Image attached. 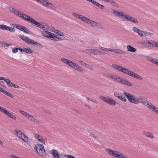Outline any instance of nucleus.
I'll use <instances>...</instances> for the list:
<instances>
[{
	"instance_id": "nucleus-1",
	"label": "nucleus",
	"mask_w": 158,
	"mask_h": 158,
	"mask_svg": "<svg viewBox=\"0 0 158 158\" xmlns=\"http://www.w3.org/2000/svg\"><path fill=\"white\" fill-rule=\"evenodd\" d=\"M123 94L126 97L128 100L131 102L135 104L141 103L144 104L150 110L158 114V108L151 103L142 98H136L134 94H130L125 91L123 92Z\"/></svg>"
},
{
	"instance_id": "nucleus-2",
	"label": "nucleus",
	"mask_w": 158,
	"mask_h": 158,
	"mask_svg": "<svg viewBox=\"0 0 158 158\" xmlns=\"http://www.w3.org/2000/svg\"><path fill=\"white\" fill-rule=\"evenodd\" d=\"M60 60L63 63L73 68L75 70L81 73H85V71L84 69L72 61L63 58H61Z\"/></svg>"
},
{
	"instance_id": "nucleus-3",
	"label": "nucleus",
	"mask_w": 158,
	"mask_h": 158,
	"mask_svg": "<svg viewBox=\"0 0 158 158\" xmlns=\"http://www.w3.org/2000/svg\"><path fill=\"white\" fill-rule=\"evenodd\" d=\"M106 151L109 155L117 158H128L126 156L118 151L109 148H106Z\"/></svg>"
},
{
	"instance_id": "nucleus-4",
	"label": "nucleus",
	"mask_w": 158,
	"mask_h": 158,
	"mask_svg": "<svg viewBox=\"0 0 158 158\" xmlns=\"http://www.w3.org/2000/svg\"><path fill=\"white\" fill-rule=\"evenodd\" d=\"M34 149L39 155L42 157H44L48 154L44 148V145L42 144L38 143L35 145Z\"/></svg>"
},
{
	"instance_id": "nucleus-5",
	"label": "nucleus",
	"mask_w": 158,
	"mask_h": 158,
	"mask_svg": "<svg viewBox=\"0 0 158 158\" xmlns=\"http://www.w3.org/2000/svg\"><path fill=\"white\" fill-rule=\"evenodd\" d=\"M38 2L41 3L43 6L51 9L53 10L55 9V7L52 3L50 2L48 0H40Z\"/></svg>"
},
{
	"instance_id": "nucleus-6",
	"label": "nucleus",
	"mask_w": 158,
	"mask_h": 158,
	"mask_svg": "<svg viewBox=\"0 0 158 158\" xmlns=\"http://www.w3.org/2000/svg\"><path fill=\"white\" fill-rule=\"evenodd\" d=\"M100 98L104 102L109 105L112 106H115L116 104V102L112 98L108 97H104L101 96Z\"/></svg>"
},
{
	"instance_id": "nucleus-7",
	"label": "nucleus",
	"mask_w": 158,
	"mask_h": 158,
	"mask_svg": "<svg viewBox=\"0 0 158 158\" xmlns=\"http://www.w3.org/2000/svg\"><path fill=\"white\" fill-rule=\"evenodd\" d=\"M0 111L4 114L7 115L9 117L15 120L16 119V117L15 115L12 114L11 113L9 112L6 109L4 108L1 106H0Z\"/></svg>"
},
{
	"instance_id": "nucleus-8",
	"label": "nucleus",
	"mask_w": 158,
	"mask_h": 158,
	"mask_svg": "<svg viewBox=\"0 0 158 158\" xmlns=\"http://www.w3.org/2000/svg\"><path fill=\"white\" fill-rule=\"evenodd\" d=\"M20 18L30 23L32 19V18H31L29 16L21 12Z\"/></svg>"
},
{
	"instance_id": "nucleus-9",
	"label": "nucleus",
	"mask_w": 158,
	"mask_h": 158,
	"mask_svg": "<svg viewBox=\"0 0 158 158\" xmlns=\"http://www.w3.org/2000/svg\"><path fill=\"white\" fill-rule=\"evenodd\" d=\"M52 33L46 31H43L42 32V34L44 36L50 39H51Z\"/></svg>"
},
{
	"instance_id": "nucleus-10",
	"label": "nucleus",
	"mask_w": 158,
	"mask_h": 158,
	"mask_svg": "<svg viewBox=\"0 0 158 158\" xmlns=\"http://www.w3.org/2000/svg\"><path fill=\"white\" fill-rule=\"evenodd\" d=\"M89 2H91L93 5L97 6L100 9H103L105 8V6H104L100 4L94 0H89Z\"/></svg>"
},
{
	"instance_id": "nucleus-11",
	"label": "nucleus",
	"mask_w": 158,
	"mask_h": 158,
	"mask_svg": "<svg viewBox=\"0 0 158 158\" xmlns=\"http://www.w3.org/2000/svg\"><path fill=\"white\" fill-rule=\"evenodd\" d=\"M20 139L26 143L28 141V137L20 131Z\"/></svg>"
},
{
	"instance_id": "nucleus-12",
	"label": "nucleus",
	"mask_w": 158,
	"mask_h": 158,
	"mask_svg": "<svg viewBox=\"0 0 158 158\" xmlns=\"http://www.w3.org/2000/svg\"><path fill=\"white\" fill-rule=\"evenodd\" d=\"M20 52H26L28 54H31L33 53V51L29 48H20Z\"/></svg>"
},
{
	"instance_id": "nucleus-13",
	"label": "nucleus",
	"mask_w": 158,
	"mask_h": 158,
	"mask_svg": "<svg viewBox=\"0 0 158 158\" xmlns=\"http://www.w3.org/2000/svg\"><path fill=\"white\" fill-rule=\"evenodd\" d=\"M130 76L135 78L138 79L140 80H142L143 79V78L139 75L132 71L131 72Z\"/></svg>"
},
{
	"instance_id": "nucleus-14",
	"label": "nucleus",
	"mask_w": 158,
	"mask_h": 158,
	"mask_svg": "<svg viewBox=\"0 0 158 158\" xmlns=\"http://www.w3.org/2000/svg\"><path fill=\"white\" fill-rule=\"evenodd\" d=\"M20 38H21L26 43H27L28 44H30V43H31V40L30 39L27 37L20 36Z\"/></svg>"
},
{
	"instance_id": "nucleus-15",
	"label": "nucleus",
	"mask_w": 158,
	"mask_h": 158,
	"mask_svg": "<svg viewBox=\"0 0 158 158\" xmlns=\"http://www.w3.org/2000/svg\"><path fill=\"white\" fill-rule=\"evenodd\" d=\"M123 80L121 81V83L131 87H132L133 86V84L131 83L129 81L126 79L123 78V79H122V80Z\"/></svg>"
},
{
	"instance_id": "nucleus-16",
	"label": "nucleus",
	"mask_w": 158,
	"mask_h": 158,
	"mask_svg": "<svg viewBox=\"0 0 158 158\" xmlns=\"http://www.w3.org/2000/svg\"><path fill=\"white\" fill-rule=\"evenodd\" d=\"M20 31L28 34H30L31 32L30 31L28 28L22 26H20Z\"/></svg>"
},
{
	"instance_id": "nucleus-17",
	"label": "nucleus",
	"mask_w": 158,
	"mask_h": 158,
	"mask_svg": "<svg viewBox=\"0 0 158 158\" xmlns=\"http://www.w3.org/2000/svg\"><path fill=\"white\" fill-rule=\"evenodd\" d=\"M112 66L114 68L117 69L118 71H121L122 72L123 71L124 68H123L122 66H119L118 65H117L116 64H112Z\"/></svg>"
},
{
	"instance_id": "nucleus-18",
	"label": "nucleus",
	"mask_w": 158,
	"mask_h": 158,
	"mask_svg": "<svg viewBox=\"0 0 158 158\" xmlns=\"http://www.w3.org/2000/svg\"><path fill=\"white\" fill-rule=\"evenodd\" d=\"M35 137L42 143L45 144V142L42 137L38 134L35 135Z\"/></svg>"
},
{
	"instance_id": "nucleus-19",
	"label": "nucleus",
	"mask_w": 158,
	"mask_h": 158,
	"mask_svg": "<svg viewBox=\"0 0 158 158\" xmlns=\"http://www.w3.org/2000/svg\"><path fill=\"white\" fill-rule=\"evenodd\" d=\"M10 10L12 13L15 14V15L19 16L20 12L18 10H15L14 9L11 7L9 8Z\"/></svg>"
},
{
	"instance_id": "nucleus-20",
	"label": "nucleus",
	"mask_w": 158,
	"mask_h": 158,
	"mask_svg": "<svg viewBox=\"0 0 158 158\" xmlns=\"http://www.w3.org/2000/svg\"><path fill=\"white\" fill-rule=\"evenodd\" d=\"M121 15L123 17L126 18L130 21L132 22L133 17L130 16L129 15H124L123 13H121Z\"/></svg>"
},
{
	"instance_id": "nucleus-21",
	"label": "nucleus",
	"mask_w": 158,
	"mask_h": 158,
	"mask_svg": "<svg viewBox=\"0 0 158 158\" xmlns=\"http://www.w3.org/2000/svg\"><path fill=\"white\" fill-rule=\"evenodd\" d=\"M156 43L157 42H156L153 40H150L148 42V44L152 45V46L148 45V46L152 47H156Z\"/></svg>"
},
{
	"instance_id": "nucleus-22",
	"label": "nucleus",
	"mask_w": 158,
	"mask_h": 158,
	"mask_svg": "<svg viewBox=\"0 0 158 158\" xmlns=\"http://www.w3.org/2000/svg\"><path fill=\"white\" fill-rule=\"evenodd\" d=\"M28 120H29L31 121H33L35 122H36L37 123H39L40 121L39 120L35 119L34 117L29 114V117L27 118Z\"/></svg>"
},
{
	"instance_id": "nucleus-23",
	"label": "nucleus",
	"mask_w": 158,
	"mask_h": 158,
	"mask_svg": "<svg viewBox=\"0 0 158 158\" xmlns=\"http://www.w3.org/2000/svg\"><path fill=\"white\" fill-rule=\"evenodd\" d=\"M143 134L147 137H149L151 138H154V137L152 133L149 132H144L143 133Z\"/></svg>"
},
{
	"instance_id": "nucleus-24",
	"label": "nucleus",
	"mask_w": 158,
	"mask_h": 158,
	"mask_svg": "<svg viewBox=\"0 0 158 158\" xmlns=\"http://www.w3.org/2000/svg\"><path fill=\"white\" fill-rule=\"evenodd\" d=\"M127 50L129 52H135L136 49V48H134L133 47H132L130 45H128L127 46Z\"/></svg>"
},
{
	"instance_id": "nucleus-25",
	"label": "nucleus",
	"mask_w": 158,
	"mask_h": 158,
	"mask_svg": "<svg viewBox=\"0 0 158 158\" xmlns=\"http://www.w3.org/2000/svg\"><path fill=\"white\" fill-rule=\"evenodd\" d=\"M30 44H33L34 45H36L37 47H39L40 48H42L43 47L42 45L40 44L39 43L33 40H31V43Z\"/></svg>"
},
{
	"instance_id": "nucleus-26",
	"label": "nucleus",
	"mask_w": 158,
	"mask_h": 158,
	"mask_svg": "<svg viewBox=\"0 0 158 158\" xmlns=\"http://www.w3.org/2000/svg\"><path fill=\"white\" fill-rule=\"evenodd\" d=\"M56 34L52 33L50 39L55 41H58V37L56 36Z\"/></svg>"
},
{
	"instance_id": "nucleus-27",
	"label": "nucleus",
	"mask_w": 158,
	"mask_h": 158,
	"mask_svg": "<svg viewBox=\"0 0 158 158\" xmlns=\"http://www.w3.org/2000/svg\"><path fill=\"white\" fill-rule=\"evenodd\" d=\"M102 53L103 52L99 51L98 50L93 49V55H99Z\"/></svg>"
},
{
	"instance_id": "nucleus-28",
	"label": "nucleus",
	"mask_w": 158,
	"mask_h": 158,
	"mask_svg": "<svg viewBox=\"0 0 158 158\" xmlns=\"http://www.w3.org/2000/svg\"><path fill=\"white\" fill-rule=\"evenodd\" d=\"M118 98L124 102H126L127 101L126 98L122 94H121V95H120V96L118 97Z\"/></svg>"
},
{
	"instance_id": "nucleus-29",
	"label": "nucleus",
	"mask_w": 158,
	"mask_h": 158,
	"mask_svg": "<svg viewBox=\"0 0 158 158\" xmlns=\"http://www.w3.org/2000/svg\"><path fill=\"white\" fill-rule=\"evenodd\" d=\"M30 23L35 25L36 27H37L39 26V25H40V23L39 22L35 21L33 18L31 19V20Z\"/></svg>"
},
{
	"instance_id": "nucleus-30",
	"label": "nucleus",
	"mask_w": 158,
	"mask_h": 158,
	"mask_svg": "<svg viewBox=\"0 0 158 158\" xmlns=\"http://www.w3.org/2000/svg\"><path fill=\"white\" fill-rule=\"evenodd\" d=\"M113 52L118 54H122L125 53V52L123 50L119 49L114 50Z\"/></svg>"
},
{
	"instance_id": "nucleus-31",
	"label": "nucleus",
	"mask_w": 158,
	"mask_h": 158,
	"mask_svg": "<svg viewBox=\"0 0 158 158\" xmlns=\"http://www.w3.org/2000/svg\"><path fill=\"white\" fill-rule=\"evenodd\" d=\"M20 113L22 114L24 116H25L26 118H27L29 115V114L27 113L20 110Z\"/></svg>"
},
{
	"instance_id": "nucleus-32",
	"label": "nucleus",
	"mask_w": 158,
	"mask_h": 158,
	"mask_svg": "<svg viewBox=\"0 0 158 158\" xmlns=\"http://www.w3.org/2000/svg\"><path fill=\"white\" fill-rule=\"evenodd\" d=\"M113 10V13L114 14V15L118 17H120V16H121V13H122L121 12L120 13L118 11H115L114 10Z\"/></svg>"
},
{
	"instance_id": "nucleus-33",
	"label": "nucleus",
	"mask_w": 158,
	"mask_h": 158,
	"mask_svg": "<svg viewBox=\"0 0 158 158\" xmlns=\"http://www.w3.org/2000/svg\"><path fill=\"white\" fill-rule=\"evenodd\" d=\"M148 60L149 61H150L154 64H156V62H157V60H156V59L155 58H149L148 59Z\"/></svg>"
},
{
	"instance_id": "nucleus-34",
	"label": "nucleus",
	"mask_w": 158,
	"mask_h": 158,
	"mask_svg": "<svg viewBox=\"0 0 158 158\" xmlns=\"http://www.w3.org/2000/svg\"><path fill=\"white\" fill-rule=\"evenodd\" d=\"M85 52L89 54L93 55V49H87L85 51Z\"/></svg>"
},
{
	"instance_id": "nucleus-35",
	"label": "nucleus",
	"mask_w": 158,
	"mask_h": 158,
	"mask_svg": "<svg viewBox=\"0 0 158 158\" xmlns=\"http://www.w3.org/2000/svg\"><path fill=\"white\" fill-rule=\"evenodd\" d=\"M143 37L144 36H146L148 35H149V36H152L153 35V34L152 33L150 32H148V31H143Z\"/></svg>"
},
{
	"instance_id": "nucleus-36",
	"label": "nucleus",
	"mask_w": 158,
	"mask_h": 158,
	"mask_svg": "<svg viewBox=\"0 0 158 158\" xmlns=\"http://www.w3.org/2000/svg\"><path fill=\"white\" fill-rule=\"evenodd\" d=\"M72 15L74 16L75 17L77 18L80 19V18H81V17H82V15H80L76 13H72Z\"/></svg>"
},
{
	"instance_id": "nucleus-37",
	"label": "nucleus",
	"mask_w": 158,
	"mask_h": 158,
	"mask_svg": "<svg viewBox=\"0 0 158 158\" xmlns=\"http://www.w3.org/2000/svg\"><path fill=\"white\" fill-rule=\"evenodd\" d=\"M0 44H2L3 46L6 47H8L12 45L10 44L6 43L5 42H2L0 41Z\"/></svg>"
},
{
	"instance_id": "nucleus-38",
	"label": "nucleus",
	"mask_w": 158,
	"mask_h": 158,
	"mask_svg": "<svg viewBox=\"0 0 158 158\" xmlns=\"http://www.w3.org/2000/svg\"><path fill=\"white\" fill-rule=\"evenodd\" d=\"M4 94H5V95H6L7 96H9L11 98H14L13 95L12 94H10V93L8 92L7 91H4Z\"/></svg>"
},
{
	"instance_id": "nucleus-39",
	"label": "nucleus",
	"mask_w": 158,
	"mask_h": 158,
	"mask_svg": "<svg viewBox=\"0 0 158 158\" xmlns=\"http://www.w3.org/2000/svg\"><path fill=\"white\" fill-rule=\"evenodd\" d=\"M7 28V26L4 25V24H1L0 25V29L3 30H6V29Z\"/></svg>"
},
{
	"instance_id": "nucleus-40",
	"label": "nucleus",
	"mask_w": 158,
	"mask_h": 158,
	"mask_svg": "<svg viewBox=\"0 0 158 158\" xmlns=\"http://www.w3.org/2000/svg\"><path fill=\"white\" fill-rule=\"evenodd\" d=\"M55 32L58 35L60 36H64L63 33L59 30H56V31H55Z\"/></svg>"
},
{
	"instance_id": "nucleus-41",
	"label": "nucleus",
	"mask_w": 158,
	"mask_h": 158,
	"mask_svg": "<svg viewBox=\"0 0 158 158\" xmlns=\"http://www.w3.org/2000/svg\"><path fill=\"white\" fill-rule=\"evenodd\" d=\"M18 50H20V48H14L12 49V51L13 52L15 53L17 52Z\"/></svg>"
},
{
	"instance_id": "nucleus-42",
	"label": "nucleus",
	"mask_w": 158,
	"mask_h": 158,
	"mask_svg": "<svg viewBox=\"0 0 158 158\" xmlns=\"http://www.w3.org/2000/svg\"><path fill=\"white\" fill-rule=\"evenodd\" d=\"M88 101L90 100L92 102H93L96 103L97 104L98 103V102L95 100L94 99H91L89 97H86Z\"/></svg>"
},
{
	"instance_id": "nucleus-43",
	"label": "nucleus",
	"mask_w": 158,
	"mask_h": 158,
	"mask_svg": "<svg viewBox=\"0 0 158 158\" xmlns=\"http://www.w3.org/2000/svg\"><path fill=\"white\" fill-rule=\"evenodd\" d=\"M6 30L9 31L11 32H14L15 30L13 27L7 26V28L6 29Z\"/></svg>"
},
{
	"instance_id": "nucleus-44",
	"label": "nucleus",
	"mask_w": 158,
	"mask_h": 158,
	"mask_svg": "<svg viewBox=\"0 0 158 158\" xmlns=\"http://www.w3.org/2000/svg\"><path fill=\"white\" fill-rule=\"evenodd\" d=\"M97 23V22L91 20V22H90L89 24H90L92 27H94L96 26Z\"/></svg>"
},
{
	"instance_id": "nucleus-45",
	"label": "nucleus",
	"mask_w": 158,
	"mask_h": 158,
	"mask_svg": "<svg viewBox=\"0 0 158 158\" xmlns=\"http://www.w3.org/2000/svg\"><path fill=\"white\" fill-rule=\"evenodd\" d=\"M117 75H114L113 76H111L110 77L112 79L116 81H117Z\"/></svg>"
},
{
	"instance_id": "nucleus-46",
	"label": "nucleus",
	"mask_w": 158,
	"mask_h": 158,
	"mask_svg": "<svg viewBox=\"0 0 158 158\" xmlns=\"http://www.w3.org/2000/svg\"><path fill=\"white\" fill-rule=\"evenodd\" d=\"M96 27H98V28L101 29H103V27L102 26V25L99 23H97V25H96Z\"/></svg>"
},
{
	"instance_id": "nucleus-47",
	"label": "nucleus",
	"mask_w": 158,
	"mask_h": 158,
	"mask_svg": "<svg viewBox=\"0 0 158 158\" xmlns=\"http://www.w3.org/2000/svg\"><path fill=\"white\" fill-rule=\"evenodd\" d=\"M133 30L135 32L137 33L139 31L141 32V30L138 29L137 27H134L133 28Z\"/></svg>"
},
{
	"instance_id": "nucleus-48",
	"label": "nucleus",
	"mask_w": 158,
	"mask_h": 158,
	"mask_svg": "<svg viewBox=\"0 0 158 158\" xmlns=\"http://www.w3.org/2000/svg\"><path fill=\"white\" fill-rule=\"evenodd\" d=\"M129 70L128 69L124 68L122 72L127 74Z\"/></svg>"
},
{
	"instance_id": "nucleus-49",
	"label": "nucleus",
	"mask_w": 158,
	"mask_h": 158,
	"mask_svg": "<svg viewBox=\"0 0 158 158\" xmlns=\"http://www.w3.org/2000/svg\"><path fill=\"white\" fill-rule=\"evenodd\" d=\"M117 81H116L118 82H119L121 83V81H122L123 80H122V79H123V78H122L118 76H117Z\"/></svg>"
},
{
	"instance_id": "nucleus-50",
	"label": "nucleus",
	"mask_w": 158,
	"mask_h": 158,
	"mask_svg": "<svg viewBox=\"0 0 158 158\" xmlns=\"http://www.w3.org/2000/svg\"><path fill=\"white\" fill-rule=\"evenodd\" d=\"M113 6L116 7H118V4L116 2H114V1H113L112 3L111 4Z\"/></svg>"
},
{
	"instance_id": "nucleus-51",
	"label": "nucleus",
	"mask_w": 158,
	"mask_h": 158,
	"mask_svg": "<svg viewBox=\"0 0 158 158\" xmlns=\"http://www.w3.org/2000/svg\"><path fill=\"white\" fill-rule=\"evenodd\" d=\"M121 94L120 93L114 92V95L115 97L118 98V97L121 95Z\"/></svg>"
},
{
	"instance_id": "nucleus-52",
	"label": "nucleus",
	"mask_w": 158,
	"mask_h": 158,
	"mask_svg": "<svg viewBox=\"0 0 158 158\" xmlns=\"http://www.w3.org/2000/svg\"><path fill=\"white\" fill-rule=\"evenodd\" d=\"M42 110L48 114H51V112L48 110H45L44 109H42Z\"/></svg>"
},
{
	"instance_id": "nucleus-53",
	"label": "nucleus",
	"mask_w": 158,
	"mask_h": 158,
	"mask_svg": "<svg viewBox=\"0 0 158 158\" xmlns=\"http://www.w3.org/2000/svg\"><path fill=\"white\" fill-rule=\"evenodd\" d=\"M15 133L16 134V135L18 138H20V131H18L17 130H15Z\"/></svg>"
},
{
	"instance_id": "nucleus-54",
	"label": "nucleus",
	"mask_w": 158,
	"mask_h": 158,
	"mask_svg": "<svg viewBox=\"0 0 158 158\" xmlns=\"http://www.w3.org/2000/svg\"><path fill=\"white\" fill-rule=\"evenodd\" d=\"M141 32L139 31L137 32V33L138 35L141 37H143V32L144 31H143L141 30Z\"/></svg>"
},
{
	"instance_id": "nucleus-55",
	"label": "nucleus",
	"mask_w": 158,
	"mask_h": 158,
	"mask_svg": "<svg viewBox=\"0 0 158 158\" xmlns=\"http://www.w3.org/2000/svg\"><path fill=\"white\" fill-rule=\"evenodd\" d=\"M132 22L135 23H138V22L136 19L134 17H133L132 20Z\"/></svg>"
},
{
	"instance_id": "nucleus-56",
	"label": "nucleus",
	"mask_w": 158,
	"mask_h": 158,
	"mask_svg": "<svg viewBox=\"0 0 158 158\" xmlns=\"http://www.w3.org/2000/svg\"><path fill=\"white\" fill-rule=\"evenodd\" d=\"M85 20V22L88 24H90V22H91V20L88 19V18H87Z\"/></svg>"
},
{
	"instance_id": "nucleus-57",
	"label": "nucleus",
	"mask_w": 158,
	"mask_h": 158,
	"mask_svg": "<svg viewBox=\"0 0 158 158\" xmlns=\"http://www.w3.org/2000/svg\"><path fill=\"white\" fill-rule=\"evenodd\" d=\"M13 84L10 81L8 82V84H7V85L9 86L12 87V85H13Z\"/></svg>"
},
{
	"instance_id": "nucleus-58",
	"label": "nucleus",
	"mask_w": 158,
	"mask_h": 158,
	"mask_svg": "<svg viewBox=\"0 0 158 158\" xmlns=\"http://www.w3.org/2000/svg\"><path fill=\"white\" fill-rule=\"evenodd\" d=\"M79 62L80 63H81V64L83 65V66H86V63L84 62H83L82 61V60H80L79 61Z\"/></svg>"
},
{
	"instance_id": "nucleus-59",
	"label": "nucleus",
	"mask_w": 158,
	"mask_h": 158,
	"mask_svg": "<svg viewBox=\"0 0 158 158\" xmlns=\"http://www.w3.org/2000/svg\"><path fill=\"white\" fill-rule=\"evenodd\" d=\"M81 18H80V19L81 20L83 21L84 22L85 21V20L87 18L85 17V16H83L82 15Z\"/></svg>"
},
{
	"instance_id": "nucleus-60",
	"label": "nucleus",
	"mask_w": 158,
	"mask_h": 158,
	"mask_svg": "<svg viewBox=\"0 0 158 158\" xmlns=\"http://www.w3.org/2000/svg\"><path fill=\"white\" fill-rule=\"evenodd\" d=\"M141 44L143 46L147 45L148 46V42H142L141 43Z\"/></svg>"
},
{
	"instance_id": "nucleus-61",
	"label": "nucleus",
	"mask_w": 158,
	"mask_h": 158,
	"mask_svg": "<svg viewBox=\"0 0 158 158\" xmlns=\"http://www.w3.org/2000/svg\"><path fill=\"white\" fill-rule=\"evenodd\" d=\"M85 67L90 69H92V67L90 65H89L88 64H86V66H85Z\"/></svg>"
},
{
	"instance_id": "nucleus-62",
	"label": "nucleus",
	"mask_w": 158,
	"mask_h": 158,
	"mask_svg": "<svg viewBox=\"0 0 158 158\" xmlns=\"http://www.w3.org/2000/svg\"><path fill=\"white\" fill-rule=\"evenodd\" d=\"M5 81V82L7 84H8V82L10 81V80H9V79L8 78H5L4 79V80Z\"/></svg>"
},
{
	"instance_id": "nucleus-63",
	"label": "nucleus",
	"mask_w": 158,
	"mask_h": 158,
	"mask_svg": "<svg viewBox=\"0 0 158 158\" xmlns=\"http://www.w3.org/2000/svg\"><path fill=\"white\" fill-rule=\"evenodd\" d=\"M67 157L68 158H76L74 157L73 156L71 155H67Z\"/></svg>"
},
{
	"instance_id": "nucleus-64",
	"label": "nucleus",
	"mask_w": 158,
	"mask_h": 158,
	"mask_svg": "<svg viewBox=\"0 0 158 158\" xmlns=\"http://www.w3.org/2000/svg\"><path fill=\"white\" fill-rule=\"evenodd\" d=\"M10 157L11 158H20L16 156L12 155H10Z\"/></svg>"
}]
</instances>
